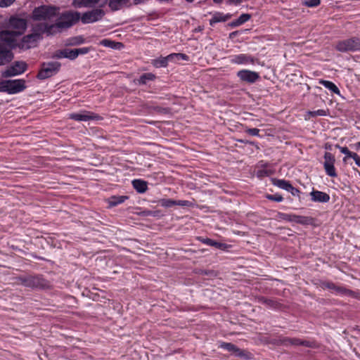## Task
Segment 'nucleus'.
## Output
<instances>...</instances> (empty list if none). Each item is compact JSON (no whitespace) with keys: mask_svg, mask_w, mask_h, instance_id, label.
Here are the masks:
<instances>
[{"mask_svg":"<svg viewBox=\"0 0 360 360\" xmlns=\"http://www.w3.org/2000/svg\"><path fill=\"white\" fill-rule=\"evenodd\" d=\"M27 27V22L25 19L12 16L8 20L7 30L1 32V37L5 41L13 43L14 42V38L22 35L26 30Z\"/></svg>","mask_w":360,"mask_h":360,"instance_id":"f257e3e1","label":"nucleus"},{"mask_svg":"<svg viewBox=\"0 0 360 360\" xmlns=\"http://www.w3.org/2000/svg\"><path fill=\"white\" fill-rule=\"evenodd\" d=\"M107 2V0H103V1L99 4V8H94L84 12L82 15L80 14L79 20H81L82 23L84 25L101 21L105 15L102 8L106 5Z\"/></svg>","mask_w":360,"mask_h":360,"instance_id":"f03ea898","label":"nucleus"},{"mask_svg":"<svg viewBox=\"0 0 360 360\" xmlns=\"http://www.w3.org/2000/svg\"><path fill=\"white\" fill-rule=\"evenodd\" d=\"M58 11V7L43 5L34 9L32 18L35 20H51L57 15Z\"/></svg>","mask_w":360,"mask_h":360,"instance_id":"7ed1b4c3","label":"nucleus"},{"mask_svg":"<svg viewBox=\"0 0 360 360\" xmlns=\"http://www.w3.org/2000/svg\"><path fill=\"white\" fill-rule=\"evenodd\" d=\"M335 49L342 53L356 52L360 51V37H352L338 41Z\"/></svg>","mask_w":360,"mask_h":360,"instance_id":"20e7f679","label":"nucleus"},{"mask_svg":"<svg viewBox=\"0 0 360 360\" xmlns=\"http://www.w3.org/2000/svg\"><path fill=\"white\" fill-rule=\"evenodd\" d=\"M80 20V13L75 11L63 12L57 22L60 29H68L76 25Z\"/></svg>","mask_w":360,"mask_h":360,"instance_id":"39448f33","label":"nucleus"},{"mask_svg":"<svg viewBox=\"0 0 360 360\" xmlns=\"http://www.w3.org/2000/svg\"><path fill=\"white\" fill-rule=\"evenodd\" d=\"M18 280L22 285L31 288L44 289L49 285V282L39 275L20 276Z\"/></svg>","mask_w":360,"mask_h":360,"instance_id":"423d86ee","label":"nucleus"},{"mask_svg":"<svg viewBox=\"0 0 360 360\" xmlns=\"http://www.w3.org/2000/svg\"><path fill=\"white\" fill-rule=\"evenodd\" d=\"M60 66L61 64L57 61L43 63L37 77L39 79L49 78L59 72Z\"/></svg>","mask_w":360,"mask_h":360,"instance_id":"0eeeda50","label":"nucleus"},{"mask_svg":"<svg viewBox=\"0 0 360 360\" xmlns=\"http://www.w3.org/2000/svg\"><path fill=\"white\" fill-rule=\"evenodd\" d=\"M188 57L184 53H171L166 57H160L152 60V65L156 68H165L169 61H177L179 60H188Z\"/></svg>","mask_w":360,"mask_h":360,"instance_id":"6e6552de","label":"nucleus"},{"mask_svg":"<svg viewBox=\"0 0 360 360\" xmlns=\"http://www.w3.org/2000/svg\"><path fill=\"white\" fill-rule=\"evenodd\" d=\"M39 37L37 34H30L24 36L19 41L10 43L13 47H18L20 49L27 50L36 46Z\"/></svg>","mask_w":360,"mask_h":360,"instance_id":"1a4fd4ad","label":"nucleus"},{"mask_svg":"<svg viewBox=\"0 0 360 360\" xmlns=\"http://www.w3.org/2000/svg\"><path fill=\"white\" fill-rule=\"evenodd\" d=\"M68 117L78 122L98 121L103 120L102 117L99 115L87 110H80L78 112L70 113Z\"/></svg>","mask_w":360,"mask_h":360,"instance_id":"9d476101","label":"nucleus"},{"mask_svg":"<svg viewBox=\"0 0 360 360\" xmlns=\"http://www.w3.org/2000/svg\"><path fill=\"white\" fill-rule=\"evenodd\" d=\"M27 69V65L24 61H15L2 72L4 77H11L22 75Z\"/></svg>","mask_w":360,"mask_h":360,"instance_id":"9b49d317","label":"nucleus"},{"mask_svg":"<svg viewBox=\"0 0 360 360\" xmlns=\"http://www.w3.org/2000/svg\"><path fill=\"white\" fill-rule=\"evenodd\" d=\"M323 158V167L326 174L330 177L337 176V173L334 166L335 161L334 155L329 152H326Z\"/></svg>","mask_w":360,"mask_h":360,"instance_id":"f8f14e48","label":"nucleus"},{"mask_svg":"<svg viewBox=\"0 0 360 360\" xmlns=\"http://www.w3.org/2000/svg\"><path fill=\"white\" fill-rule=\"evenodd\" d=\"M7 89L8 94H15L23 91L26 89L25 80L22 79L7 80Z\"/></svg>","mask_w":360,"mask_h":360,"instance_id":"ddd939ff","label":"nucleus"},{"mask_svg":"<svg viewBox=\"0 0 360 360\" xmlns=\"http://www.w3.org/2000/svg\"><path fill=\"white\" fill-rule=\"evenodd\" d=\"M13 58L11 49L4 42H0V66L9 63Z\"/></svg>","mask_w":360,"mask_h":360,"instance_id":"4468645a","label":"nucleus"},{"mask_svg":"<svg viewBox=\"0 0 360 360\" xmlns=\"http://www.w3.org/2000/svg\"><path fill=\"white\" fill-rule=\"evenodd\" d=\"M238 77L247 83L252 84L259 79L258 72L249 70H241L237 72Z\"/></svg>","mask_w":360,"mask_h":360,"instance_id":"2eb2a0df","label":"nucleus"},{"mask_svg":"<svg viewBox=\"0 0 360 360\" xmlns=\"http://www.w3.org/2000/svg\"><path fill=\"white\" fill-rule=\"evenodd\" d=\"M230 63L237 65L253 64L255 63V59L250 55L240 53L238 55L231 56L230 57Z\"/></svg>","mask_w":360,"mask_h":360,"instance_id":"dca6fc26","label":"nucleus"},{"mask_svg":"<svg viewBox=\"0 0 360 360\" xmlns=\"http://www.w3.org/2000/svg\"><path fill=\"white\" fill-rule=\"evenodd\" d=\"M316 219L311 217L297 215L295 214H292V222H295L298 224H301L303 226L310 225L312 226H316Z\"/></svg>","mask_w":360,"mask_h":360,"instance_id":"f3484780","label":"nucleus"},{"mask_svg":"<svg viewBox=\"0 0 360 360\" xmlns=\"http://www.w3.org/2000/svg\"><path fill=\"white\" fill-rule=\"evenodd\" d=\"M219 347L231 352L236 356L242 357L245 356V352L243 350L231 342H221L219 343Z\"/></svg>","mask_w":360,"mask_h":360,"instance_id":"a211bd4d","label":"nucleus"},{"mask_svg":"<svg viewBox=\"0 0 360 360\" xmlns=\"http://www.w3.org/2000/svg\"><path fill=\"white\" fill-rule=\"evenodd\" d=\"M103 0H73L72 5L75 8H93L101 4Z\"/></svg>","mask_w":360,"mask_h":360,"instance_id":"6ab92c4d","label":"nucleus"},{"mask_svg":"<svg viewBox=\"0 0 360 360\" xmlns=\"http://www.w3.org/2000/svg\"><path fill=\"white\" fill-rule=\"evenodd\" d=\"M311 199L314 202H328L330 200V195L324 192L313 190L310 193Z\"/></svg>","mask_w":360,"mask_h":360,"instance_id":"aec40b11","label":"nucleus"},{"mask_svg":"<svg viewBox=\"0 0 360 360\" xmlns=\"http://www.w3.org/2000/svg\"><path fill=\"white\" fill-rule=\"evenodd\" d=\"M258 302L262 304L271 309H279L281 304L274 299L266 298L265 297H260L258 298Z\"/></svg>","mask_w":360,"mask_h":360,"instance_id":"412c9836","label":"nucleus"},{"mask_svg":"<svg viewBox=\"0 0 360 360\" xmlns=\"http://www.w3.org/2000/svg\"><path fill=\"white\" fill-rule=\"evenodd\" d=\"M53 58L60 59V58H68L70 60H75L73 56L72 49H64L55 51L52 56Z\"/></svg>","mask_w":360,"mask_h":360,"instance_id":"4be33fe9","label":"nucleus"},{"mask_svg":"<svg viewBox=\"0 0 360 360\" xmlns=\"http://www.w3.org/2000/svg\"><path fill=\"white\" fill-rule=\"evenodd\" d=\"M274 174V170L267 167V163H264L263 161L260 162V166L256 171V176L258 178H264Z\"/></svg>","mask_w":360,"mask_h":360,"instance_id":"5701e85b","label":"nucleus"},{"mask_svg":"<svg viewBox=\"0 0 360 360\" xmlns=\"http://www.w3.org/2000/svg\"><path fill=\"white\" fill-rule=\"evenodd\" d=\"M129 4L130 0H109L108 1V6L112 11L120 10Z\"/></svg>","mask_w":360,"mask_h":360,"instance_id":"b1692460","label":"nucleus"},{"mask_svg":"<svg viewBox=\"0 0 360 360\" xmlns=\"http://www.w3.org/2000/svg\"><path fill=\"white\" fill-rule=\"evenodd\" d=\"M133 188L139 193H144L148 190V184L146 181L142 179H134L131 181Z\"/></svg>","mask_w":360,"mask_h":360,"instance_id":"393cba45","label":"nucleus"},{"mask_svg":"<svg viewBox=\"0 0 360 360\" xmlns=\"http://www.w3.org/2000/svg\"><path fill=\"white\" fill-rule=\"evenodd\" d=\"M230 14L224 15L222 13H215L213 14L211 19H210V25L213 26L214 24L221 22H226L231 18Z\"/></svg>","mask_w":360,"mask_h":360,"instance_id":"a878e982","label":"nucleus"},{"mask_svg":"<svg viewBox=\"0 0 360 360\" xmlns=\"http://www.w3.org/2000/svg\"><path fill=\"white\" fill-rule=\"evenodd\" d=\"M319 83L328 89L331 93L340 96V91L333 82L328 80L319 79Z\"/></svg>","mask_w":360,"mask_h":360,"instance_id":"bb28decb","label":"nucleus"},{"mask_svg":"<svg viewBox=\"0 0 360 360\" xmlns=\"http://www.w3.org/2000/svg\"><path fill=\"white\" fill-rule=\"evenodd\" d=\"M271 181L274 186H276L278 187L279 188L283 189L286 191H288L290 189V188L292 185L289 181L285 180V179L271 178Z\"/></svg>","mask_w":360,"mask_h":360,"instance_id":"cd10ccee","label":"nucleus"},{"mask_svg":"<svg viewBox=\"0 0 360 360\" xmlns=\"http://www.w3.org/2000/svg\"><path fill=\"white\" fill-rule=\"evenodd\" d=\"M128 198L127 195H112L108 198V202L110 207H115L123 203Z\"/></svg>","mask_w":360,"mask_h":360,"instance_id":"c85d7f7f","label":"nucleus"},{"mask_svg":"<svg viewBox=\"0 0 360 360\" xmlns=\"http://www.w3.org/2000/svg\"><path fill=\"white\" fill-rule=\"evenodd\" d=\"M197 240H199L201 242L202 245H207V246H211L214 248H222V245L216 242L215 240L209 238L207 237H198L196 238ZM223 248H228L226 245L223 246Z\"/></svg>","mask_w":360,"mask_h":360,"instance_id":"c756f323","label":"nucleus"},{"mask_svg":"<svg viewBox=\"0 0 360 360\" xmlns=\"http://www.w3.org/2000/svg\"><path fill=\"white\" fill-rule=\"evenodd\" d=\"M47 24L46 22H40L38 24H36L33 28L34 32L33 34H37L39 37V40L41 39V35L43 34H46V29H47Z\"/></svg>","mask_w":360,"mask_h":360,"instance_id":"7c9ffc66","label":"nucleus"},{"mask_svg":"<svg viewBox=\"0 0 360 360\" xmlns=\"http://www.w3.org/2000/svg\"><path fill=\"white\" fill-rule=\"evenodd\" d=\"M156 78V76L151 72L144 73L141 75L138 79L139 84H146L148 81H153Z\"/></svg>","mask_w":360,"mask_h":360,"instance_id":"2f4dec72","label":"nucleus"},{"mask_svg":"<svg viewBox=\"0 0 360 360\" xmlns=\"http://www.w3.org/2000/svg\"><path fill=\"white\" fill-rule=\"evenodd\" d=\"M58 25V22H56L55 24H47L46 34L49 36L55 34L56 33L60 32V30H61L60 26Z\"/></svg>","mask_w":360,"mask_h":360,"instance_id":"473e14b6","label":"nucleus"},{"mask_svg":"<svg viewBox=\"0 0 360 360\" xmlns=\"http://www.w3.org/2000/svg\"><path fill=\"white\" fill-rule=\"evenodd\" d=\"M313 343L307 341V340H302L299 338H291V345L294 346H304L307 347H311Z\"/></svg>","mask_w":360,"mask_h":360,"instance_id":"72a5a7b5","label":"nucleus"},{"mask_svg":"<svg viewBox=\"0 0 360 360\" xmlns=\"http://www.w3.org/2000/svg\"><path fill=\"white\" fill-rule=\"evenodd\" d=\"M336 147L339 148L340 151L342 153L345 155V156L343 158L344 162H347V159L349 158H352L353 154L354 153V152L350 151L347 147H342L339 145H336Z\"/></svg>","mask_w":360,"mask_h":360,"instance_id":"f704fd0d","label":"nucleus"},{"mask_svg":"<svg viewBox=\"0 0 360 360\" xmlns=\"http://www.w3.org/2000/svg\"><path fill=\"white\" fill-rule=\"evenodd\" d=\"M91 50L90 47H82L79 49H72L74 59H76L79 55H85Z\"/></svg>","mask_w":360,"mask_h":360,"instance_id":"c9c22d12","label":"nucleus"},{"mask_svg":"<svg viewBox=\"0 0 360 360\" xmlns=\"http://www.w3.org/2000/svg\"><path fill=\"white\" fill-rule=\"evenodd\" d=\"M292 214H287L283 212H278L276 219L279 221H286L289 222H292Z\"/></svg>","mask_w":360,"mask_h":360,"instance_id":"e433bc0d","label":"nucleus"},{"mask_svg":"<svg viewBox=\"0 0 360 360\" xmlns=\"http://www.w3.org/2000/svg\"><path fill=\"white\" fill-rule=\"evenodd\" d=\"M159 203L162 207L168 208L175 205V200L163 198L159 200Z\"/></svg>","mask_w":360,"mask_h":360,"instance_id":"4c0bfd02","label":"nucleus"},{"mask_svg":"<svg viewBox=\"0 0 360 360\" xmlns=\"http://www.w3.org/2000/svg\"><path fill=\"white\" fill-rule=\"evenodd\" d=\"M321 0H303L302 4L307 7L313 8L319 6Z\"/></svg>","mask_w":360,"mask_h":360,"instance_id":"58836bf2","label":"nucleus"},{"mask_svg":"<svg viewBox=\"0 0 360 360\" xmlns=\"http://www.w3.org/2000/svg\"><path fill=\"white\" fill-rule=\"evenodd\" d=\"M266 198L269 200H272V201H275V202H282L283 200V196L278 193H276L274 195L267 194L266 195Z\"/></svg>","mask_w":360,"mask_h":360,"instance_id":"ea45409f","label":"nucleus"},{"mask_svg":"<svg viewBox=\"0 0 360 360\" xmlns=\"http://www.w3.org/2000/svg\"><path fill=\"white\" fill-rule=\"evenodd\" d=\"M336 290L342 294V295H347V296H351V297H354V292L350 290H348V289H346L345 288H342V287H338L336 288Z\"/></svg>","mask_w":360,"mask_h":360,"instance_id":"a19ab883","label":"nucleus"},{"mask_svg":"<svg viewBox=\"0 0 360 360\" xmlns=\"http://www.w3.org/2000/svg\"><path fill=\"white\" fill-rule=\"evenodd\" d=\"M83 43H84V39L83 38V37L78 36V37L72 38L70 39V44L76 46V45L82 44Z\"/></svg>","mask_w":360,"mask_h":360,"instance_id":"79ce46f5","label":"nucleus"},{"mask_svg":"<svg viewBox=\"0 0 360 360\" xmlns=\"http://www.w3.org/2000/svg\"><path fill=\"white\" fill-rule=\"evenodd\" d=\"M251 15L248 13H243L239 16V18L237 20L238 23H239L240 25L244 24L247 21H248L250 18Z\"/></svg>","mask_w":360,"mask_h":360,"instance_id":"37998d69","label":"nucleus"},{"mask_svg":"<svg viewBox=\"0 0 360 360\" xmlns=\"http://www.w3.org/2000/svg\"><path fill=\"white\" fill-rule=\"evenodd\" d=\"M247 134L254 136H259V129L257 128H248L245 131Z\"/></svg>","mask_w":360,"mask_h":360,"instance_id":"c03bdc74","label":"nucleus"},{"mask_svg":"<svg viewBox=\"0 0 360 360\" xmlns=\"http://www.w3.org/2000/svg\"><path fill=\"white\" fill-rule=\"evenodd\" d=\"M310 114L312 116H326V115H327V110H325L323 109H319L317 110L310 112Z\"/></svg>","mask_w":360,"mask_h":360,"instance_id":"a18cd8bd","label":"nucleus"},{"mask_svg":"<svg viewBox=\"0 0 360 360\" xmlns=\"http://www.w3.org/2000/svg\"><path fill=\"white\" fill-rule=\"evenodd\" d=\"M175 205L190 207L192 205V202L188 200H175Z\"/></svg>","mask_w":360,"mask_h":360,"instance_id":"49530a36","label":"nucleus"},{"mask_svg":"<svg viewBox=\"0 0 360 360\" xmlns=\"http://www.w3.org/2000/svg\"><path fill=\"white\" fill-rule=\"evenodd\" d=\"M100 44L105 47L113 48L114 41L110 39H105L100 41Z\"/></svg>","mask_w":360,"mask_h":360,"instance_id":"de8ad7c7","label":"nucleus"},{"mask_svg":"<svg viewBox=\"0 0 360 360\" xmlns=\"http://www.w3.org/2000/svg\"><path fill=\"white\" fill-rule=\"evenodd\" d=\"M7 80H0V92H6L8 94Z\"/></svg>","mask_w":360,"mask_h":360,"instance_id":"09e8293b","label":"nucleus"},{"mask_svg":"<svg viewBox=\"0 0 360 360\" xmlns=\"http://www.w3.org/2000/svg\"><path fill=\"white\" fill-rule=\"evenodd\" d=\"M280 342L283 346L291 345V338L284 337L280 339Z\"/></svg>","mask_w":360,"mask_h":360,"instance_id":"8fccbe9b","label":"nucleus"},{"mask_svg":"<svg viewBox=\"0 0 360 360\" xmlns=\"http://www.w3.org/2000/svg\"><path fill=\"white\" fill-rule=\"evenodd\" d=\"M15 0H0V7L4 8L11 6Z\"/></svg>","mask_w":360,"mask_h":360,"instance_id":"3c124183","label":"nucleus"},{"mask_svg":"<svg viewBox=\"0 0 360 360\" xmlns=\"http://www.w3.org/2000/svg\"><path fill=\"white\" fill-rule=\"evenodd\" d=\"M288 192L290 193L293 196H297L299 195L300 191L297 188L293 187L291 185V186H290V189L288 191Z\"/></svg>","mask_w":360,"mask_h":360,"instance_id":"603ef678","label":"nucleus"},{"mask_svg":"<svg viewBox=\"0 0 360 360\" xmlns=\"http://www.w3.org/2000/svg\"><path fill=\"white\" fill-rule=\"evenodd\" d=\"M238 141L242 143L248 144L251 146H257V143L255 141L246 140V139H238Z\"/></svg>","mask_w":360,"mask_h":360,"instance_id":"864d4df0","label":"nucleus"},{"mask_svg":"<svg viewBox=\"0 0 360 360\" xmlns=\"http://www.w3.org/2000/svg\"><path fill=\"white\" fill-rule=\"evenodd\" d=\"M351 158H352L354 160L356 165L360 167V157L357 155V153H354Z\"/></svg>","mask_w":360,"mask_h":360,"instance_id":"5fc2aeb1","label":"nucleus"},{"mask_svg":"<svg viewBox=\"0 0 360 360\" xmlns=\"http://www.w3.org/2000/svg\"><path fill=\"white\" fill-rule=\"evenodd\" d=\"M201 274L203 275L209 276H216V275H217L215 271H211V270H209V271L202 270V271H201Z\"/></svg>","mask_w":360,"mask_h":360,"instance_id":"6e6d98bb","label":"nucleus"},{"mask_svg":"<svg viewBox=\"0 0 360 360\" xmlns=\"http://www.w3.org/2000/svg\"><path fill=\"white\" fill-rule=\"evenodd\" d=\"M243 0H229L231 4L239 5Z\"/></svg>","mask_w":360,"mask_h":360,"instance_id":"4d7b16f0","label":"nucleus"},{"mask_svg":"<svg viewBox=\"0 0 360 360\" xmlns=\"http://www.w3.org/2000/svg\"><path fill=\"white\" fill-rule=\"evenodd\" d=\"M229 25L232 27L240 26L239 23H238L237 20L232 21L231 22H230L229 24Z\"/></svg>","mask_w":360,"mask_h":360,"instance_id":"13d9d810","label":"nucleus"},{"mask_svg":"<svg viewBox=\"0 0 360 360\" xmlns=\"http://www.w3.org/2000/svg\"><path fill=\"white\" fill-rule=\"evenodd\" d=\"M159 212H160L159 211H157V212H154L153 213H152V212H150V211H148V212L145 214V215H146V216L152 215V216H153V217H155V216H158V213H159Z\"/></svg>","mask_w":360,"mask_h":360,"instance_id":"bf43d9fd","label":"nucleus"},{"mask_svg":"<svg viewBox=\"0 0 360 360\" xmlns=\"http://www.w3.org/2000/svg\"><path fill=\"white\" fill-rule=\"evenodd\" d=\"M237 34H238V32L237 31L233 32L230 33L229 38L232 39L235 36H236Z\"/></svg>","mask_w":360,"mask_h":360,"instance_id":"052dcab7","label":"nucleus"},{"mask_svg":"<svg viewBox=\"0 0 360 360\" xmlns=\"http://www.w3.org/2000/svg\"><path fill=\"white\" fill-rule=\"evenodd\" d=\"M354 148L356 150H360V142L355 143Z\"/></svg>","mask_w":360,"mask_h":360,"instance_id":"680f3d73","label":"nucleus"},{"mask_svg":"<svg viewBox=\"0 0 360 360\" xmlns=\"http://www.w3.org/2000/svg\"><path fill=\"white\" fill-rule=\"evenodd\" d=\"M214 3L216 4H219L220 3L222 0H213Z\"/></svg>","mask_w":360,"mask_h":360,"instance_id":"e2e57ef3","label":"nucleus"},{"mask_svg":"<svg viewBox=\"0 0 360 360\" xmlns=\"http://www.w3.org/2000/svg\"><path fill=\"white\" fill-rule=\"evenodd\" d=\"M186 1L187 2H188V3H191V2H193L194 0H186Z\"/></svg>","mask_w":360,"mask_h":360,"instance_id":"0e129e2a","label":"nucleus"}]
</instances>
